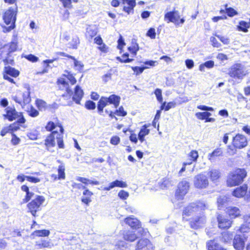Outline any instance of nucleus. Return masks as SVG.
Instances as JSON below:
<instances>
[{"label": "nucleus", "instance_id": "5701e85b", "mask_svg": "<svg viewBox=\"0 0 250 250\" xmlns=\"http://www.w3.org/2000/svg\"><path fill=\"white\" fill-rule=\"evenodd\" d=\"M125 222L132 228H140V222L137 218L132 217H127L125 219Z\"/></svg>", "mask_w": 250, "mask_h": 250}, {"label": "nucleus", "instance_id": "473e14b6", "mask_svg": "<svg viewBox=\"0 0 250 250\" xmlns=\"http://www.w3.org/2000/svg\"><path fill=\"white\" fill-rule=\"evenodd\" d=\"M223 152L221 148H217L215 149L212 153L208 154V158L211 162L214 161V158L222 155Z\"/></svg>", "mask_w": 250, "mask_h": 250}, {"label": "nucleus", "instance_id": "7ed1b4c3", "mask_svg": "<svg viewBox=\"0 0 250 250\" xmlns=\"http://www.w3.org/2000/svg\"><path fill=\"white\" fill-rule=\"evenodd\" d=\"M121 98L116 95L112 94L108 97H101L97 104V109L99 113L102 114L104 107L108 104H113L117 108L120 104Z\"/></svg>", "mask_w": 250, "mask_h": 250}, {"label": "nucleus", "instance_id": "f8f14e48", "mask_svg": "<svg viewBox=\"0 0 250 250\" xmlns=\"http://www.w3.org/2000/svg\"><path fill=\"white\" fill-rule=\"evenodd\" d=\"M245 240L246 237L244 234H236L233 240V245L235 250H243Z\"/></svg>", "mask_w": 250, "mask_h": 250}, {"label": "nucleus", "instance_id": "338daca9", "mask_svg": "<svg viewBox=\"0 0 250 250\" xmlns=\"http://www.w3.org/2000/svg\"><path fill=\"white\" fill-rule=\"evenodd\" d=\"M120 141V138L117 136L112 137L110 139V143L114 145H118Z\"/></svg>", "mask_w": 250, "mask_h": 250}, {"label": "nucleus", "instance_id": "09e8293b", "mask_svg": "<svg viewBox=\"0 0 250 250\" xmlns=\"http://www.w3.org/2000/svg\"><path fill=\"white\" fill-rule=\"evenodd\" d=\"M118 195L120 199L125 200L128 197L129 193L124 190H121L119 192Z\"/></svg>", "mask_w": 250, "mask_h": 250}, {"label": "nucleus", "instance_id": "680f3d73", "mask_svg": "<svg viewBox=\"0 0 250 250\" xmlns=\"http://www.w3.org/2000/svg\"><path fill=\"white\" fill-rule=\"evenodd\" d=\"M26 179L27 181L32 183H37L40 182V179L39 178H37L33 176H27L26 177Z\"/></svg>", "mask_w": 250, "mask_h": 250}, {"label": "nucleus", "instance_id": "0e129e2a", "mask_svg": "<svg viewBox=\"0 0 250 250\" xmlns=\"http://www.w3.org/2000/svg\"><path fill=\"white\" fill-rule=\"evenodd\" d=\"M21 124H19L18 123H17V121L12 124H11L9 126V129L12 131H17L18 129H20V125H21Z\"/></svg>", "mask_w": 250, "mask_h": 250}, {"label": "nucleus", "instance_id": "4468645a", "mask_svg": "<svg viewBox=\"0 0 250 250\" xmlns=\"http://www.w3.org/2000/svg\"><path fill=\"white\" fill-rule=\"evenodd\" d=\"M53 246L50 240L41 238L35 242V247L37 249H50Z\"/></svg>", "mask_w": 250, "mask_h": 250}, {"label": "nucleus", "instance_id": "052dcab7", "mask_svg": "<svg viewBox=\"0 0 250 250\" xmlns=\"http://www.w3.org/2000/svg\"><path fill=\"white\" fill-rule=\"evenodd\" d=\"M118 116H125L126 115V112L124 109L123 106H120L118 109L116 110L115 113Z\"/></svg>", "mask_w": 250, "mask_h": 250}, {"label": "nucleus", "instance_id": "e2e57ef3", "mask_svg": "<svg viewBox=\"0 0 250 250\" xmlns=\"http://www.w3.org/2000/svg\"><path fill=\"white\" fill-rule=\"evenodd\" d=\"M56 127V125L54 122L52 121L49 122L45 126V128L47 131H52Z\"/></svg>", "mask_w": 250, "mask_h": 250}, {"label": "nucleus", "instance_id": "412c9836", "mask_svg": "<svg viewBox=\"0 0 250 250\" xmlns=\"http://www.w3.org/2000/svg\"><path fill=\"white\" fill-rule=\"evenodd\" d=\"M248 190V186L247 185H243L240 187L236 188L232 192V194L235 197L240 198L244 195L246 196V193Z\"/></svg>", "mask_w": 250, "mask_h": 250}, {"label": "nucleus", "instance_id": "58836bf2", "mask_svg": "<svg viewBox=\"0 0 250 250\" xmlns=\"http://www.w3.org/2000/svg\"><path fill=\"white\" fill-rule=\"evenodd\" d=\"M211 115V114L208 111L203 112H197L195 114L196 118L199 120H206L207 117H209Z\"/></svg>", "mask_w": 250, "mask_h": 250}, {"label": "nucleus", "instance_id": "393cba45", "mask_svg": "<svg viewBox=\"0 0 250 250\" xmlns=\"http://www.w3.org/2000/svg\"><path fill=\"white\" fill-rule=\"evenodd\" d=\"M57 134V131H53L45 140V145L47 146H54L55 145V138Z\"/></svg>", "mask_w": 250, "mask_h": 250}, {"label": "nucleus", "instance_id": "b1692460", "mask_svg": "<svg viewBox=\"0 0 250 250\" xmlns=\"http://www.w3.org/2000/svg\"><path fill=\"white\" fill-rule=\"evenodd\" d=\"M227 212L229 216L232 218H234L240 215V210L237 207H229L227 208Z\"/></svg>", "mask_w": 250, "mask_h": 250}, {"label": "nucleus", "instance_id": "864d4df0", "mask_svg": "<svg viewBox=\"0 0 250 250\" xmlns=\"http://www.w3.org/2000/svg\"><path fill=\"white\" fill-rule=\"evenodd\" d=\"M24 57L27 60L33 62H37L39 60V58L37 57L33 54L26 55H25Z\"/></svg>", "mask_w": 250, "mask_h": 250}, {"label": "nucleus", "instance_id": "774afa93", "mask_svg": "<svg viewBox=\"0 0 250 250\" xmlns=\"http://www.w3.org/2000/svg\"><path fill=\"white\" fill-rule=\"evenodd\" d=\"M212 45L215 47H219L221 46V44L218 42L216 39L214 37H211L210 39Z\"/></svg>", "mask_w": 250, "mask_h": 250}, {"label": "nucleus", "instance_id": "c756f323", "mask_svg": "<svg viewBox=\"0 0 250 250\" xmlns=\"http://www.w3.org/2000/svg\"><path fill=\"white\" fill-rule=\"evenodd\" d=\"M97 33V29L95 27L89 26L86 28L85 36L89 40L92 39Z\"/></svg>", "mask_w": 250, "mask_h": 250}, {"label": "nucleus", "instance_id": "dca6fc26", "mask_svg": "<svg viewBox=\"0 0 250 250\" xmlns=\"http://www.w3.org/2000/svg\"><path fill=\"white\" fill-rule=\"evenodd\" d=\"M93 195V192L86 188L83 192V195L81 197L82 202L88 206L92 202L91 197Z\"/></svg>", "mask_w": 250, "mask_h": 250}, {"label": "nucleus", "instance_id": "49530a36", "mask_svg": "<svg viewBox=\"0 0 250 250\" xmlns=\"http://www.w3.org/2000/svg\"><path fill=\"white\" fill-rule=\"evenodd\" d=\"M85 107L88 110H93L96 108V104L92 101H87L85 104Z\"/></svg>", "mask_w": 250, "mask_h": 250}, {"label": "nucleus", "instance_id": "a19ab883", "mask_svg": "<svg viewBox=\"0 0 250 250\" xmlns=\"http://www.w3.org/2000/svg\"><path fill=\"white\" fill-rule=\"evenodd\" d=\"M226 6V13L227 14L228 16L230 17H232L235 15L237 14V12L234 10L233 8L231 7H227V5H225Z\"/></svg>", "mask_w": 250, "mask_h": 250}, {"label": "nucleus", "instance_id": "7c9ffc66", "mask_svg": "<svg viewBox=\"0 0 250 250\" xmlns=\"http://www.w3.org/2000/svg\"><path fill=\"white\" fill-rule=\"evenodd\" d=\"M233 237V234L232 232L229 231H224L222 233V241L225 243H230L232 240Z\"/></svg>", "mask_w": 250, "mask_h": 250}, {"label": "nucleus", "instance_id": "c9c22d12", "mask_svg": "<svg viewBox=\"0 0 250 250\" xmlns=\"http://www.w3.org/2000/svg\"><path fill=\"white\" fill-rule=\"evenodd\" d=\"M250 28V25L249 23L245 21H240L239 22V25L237 26V28L239 31H241L244 32H247L248 28Z\"/></svg>", "mask_w": 250, "mask_h": 250}, {"label": "nucleus", "instance_id": "9b49d317", "mask_svg": "<svg viewBox=\"0 0 250 250\" xmlns=\"http://www.w3.org/2000/svg\"><path fill=\"white\" fill-rule=\"evenodd\" d=\"M232 145L235 148H243L248 145L247 139L244 135L238 134L233 138Z\"/></svg>", "mask_w": 250, "mask_h": 250}, {"label": "nucleus", "instance_id": "20e7f679", "mask_svg": "<svg viewBox=\"0 0 250 250\" xmlns=\"http://www.w3.org/2000/svg\"><path fill=\"white\" fill-rule=\"evenodd\" d=\"M207 208L205 203L203 201H198L191 203L186 207L183 211V215L189 216L194 214H198Z\"/></svg>", "mask_w": 250, "mask_h": 250}, {"label": "nucleus", "instance_id": "3c124183", "mask_svg": "<svg viewBox=\"0 0 250 250\" xmlns=\"http://www.w3.org/2000/svg\"><path fill=\"white\" fill-rule=\"evenodd\" d=\"M146 67L134 66L131 67L132 69L136 73V75L141 74Z\"/></svg>", "mask_w": 250, "mask_h": 250}, {"label": "nucleus", "instance_id": "ddd939ff", "mask_svg": "<svg viewBox=\"0 0 250 250\" xmlns=\"http://www.w3.org/2000/svg\"><path fill=\"white\" fill-rule=\"evenodd\" d=\"M136 250H153V247L147 239H141L137 243Z\"/></svg>", "mask_w": 250, "mask_h": 250}, {"label": "nucleus", "instance_id": "bf43d9fd", "mask_svg": "<svg viewBox=\"0 0 250 250\" xmlns=\"http://www.w3.org/2000/svg\"><path fill=\"white\" fill-rule=\"evenodd\" d=\"M146 35L151 39H155L156 37L155 30L153 28H150L147 32Z\"/></svg>", "mask_w": 250, "mask_h": 250}, {"label": "nucleus", "instance_id": "f704fd0d", "mask_svg": "<svg viewBox=\"0 0 250 250\" xmlns=\"http://www.w3.org/2000/svg\"><path fill=\"white\" fill-rule=\"evenodd\" d=\"M65 166L63 163L59 166L58 168V179H64L65 178Z\"/></svg>", "mask_w": 250, "mask_h": 250}, {"label": "nucleus", "instance_id": "1a4fd4ad", "mask_svg": "<svg viewBox=\"0 0 250 250\" xmlns=\"http://www.w3.org/2000/svg\"><path fill=\"white\" fill-rule=\"evenodd\" d=\"M189 188V183L186 180L180 182L178 186L175 196L178 200H182L184 196L188 193Z\"/></svg>", "mask_w": 250, "mask_h": 250}, {"label": "nucleus", "instance_id": "a18cd8bd", "mask_svg": "<svg viewBox=\"0 0 250 250\" xmlns=\"http://www.w3.org/2000/svg\"><path fill=\"white\" fill-rule=\"evenodd\" d=\"M74 61V67L76 68V70L80 71L82 70L83 67V65L82 62L80 61L76 60L74 57V59H71Z\"/></svg>", "mask_w": 250, "mask_h": 250}, {"label": "nucleus", "instance_id": "37998d69", "mask_svg": "<svg viewBox=\"0 0 250 250\" xmlns=\"http://www.w3.org/2000/svg\"><path fill=\"white\" fill-rule=\"evenodd\" d=\"M28 115L31 117H36L39 114V111L32 106L27 110Z\"/></svg>", "mask_w": 250, "mask_h": 250}, {"label": "nucleus", "instance_id": "de8ad7c7", "mask_svg": "<svg viewBox=\"0 0 250 250\" xmlns=\"http://www.w3.org/2000/svg\"><path fill=\"white\" fill-rule=\"evenodd\" d=\"M154 94L156 97L157 101L159 103L163 102V97L162 95V90L159 88H156L154 91Z\"/></svg>", "mask_w": 250, "mask_h": 250}, {"label": "nucleus", "instance_id": "9d476101", "mask_svg": "<svg viewBox=\"0 0 250 250\" xmlns=\"http://www.w3.org/2000/svg\"><path fill=\"white\" fill-rule=\"evenodd\" d=\"M198 215L193 217L190 222L191 228L194 229H197L202 227L206 223V219L203 212L199 213Z\"/></svg>", "mask_w": 250, "mask_h": 250}, {"label": "nucleus", "instance_id": "4be33fe9", "mask_svg": "<svg viewBox=\"0 0 250 250\" xmlns=\"http://www.w3.org/2000/svg\"><path fill=\"white\" fill-rule=\"evenodd\" d=\"M150 125L145 124L142 126L139 133H138V139L141 143H143L145 141V137L146 136L149 134L150 130L147 128Z\"/></svg>", "mask_w": 250, "mask_h": 250}, {"label": "nucleus", "instance_id": "603ef678", "mask_svg": "<svg viewBox=\"0 0 250 250\" xmlns=\"http://www.w3.org/2000/svg\"><path fill=\"white\" fill-rule=\"evenodd\" d=\"M192 161H196L198 158V153L196 150H192L188 154Z\"/></svg>", "mask_w": 250, "mask_h": 250}, {"label": "nucleus", "instance_id": "cd10ccee", "mask_svg": "<svg viewBox=\"0 0 250 250\" xmlns=\"http://www.w3.org/2000/svg\"><path fill=\"white\" fill-rule=\"evenodd\" d=\"M5 75H10L13 77H17L19 75L20 72L15 68L8 66L4 67Z\"/></svg>", "mask_w": 250, "mask_h": 250}, {"label": "nucleus", "instance_id": "f3484780", "mask_svg": "<svg viewBox=\"0 0 250 250\" xmlns=\"http://www.w3.org/2000/svg\"><path fill=\"white\" fill-rule=\"evenodd\" d=\"M83 91L79 85H77L74 89V94L72 97L73 100L77 104H80V102L83 96Z\"/></svg>", "mask_w": 250, "mask_h": 250}, {"label": "nucleus", "instance_id": "79ce46f5", "mask_svg": "<svg viewBox=\"0 0 250 250\" xmlns=\"http://www.w3.org/2000/svg\"><path fill=\"white\" fill-rule=\"evenodd\" d=\"M36 104L39 110L44 109L46 106V103L42 100L37 99L36 101Z\"/></svg>", "mask_w": 250, "mask_h": 250}, {"label": "nucleus", "instance_id": "f03ea898", "mask_svg": "<svg viewBox=\"0 0 250 250\" xmlns=\"http://www.w3.org/2000/svg\"><path fill=\"white\" fill-rule=\"evenodd\" d=\"M247 173L244 168H237L230 172L228 176L227 184L231 187L241 184L247 176Z\"/></svg>", "mask_w": 250, "mask_h": 250}, {"label": "nucleus", "instance_id": "6e6552de", "mask_svg": "<svg viewBox=\"0 0 250 250\" xmlns=\"http://www.w3.org/2000/svg\"><path fill=\"white\" fill-rule=\"evenodd\" d=\"M193 184L195 188L198 189H204L208 187L209 182L206 175L200 173L194 177Z\"/></svg>", "mask_w": 250, "mask_h": 250}, {"label": "nucleus", "instance_id": "bb28decb", "mask_svg": "<svg viewBox=\"0 0 250 250\" xmlns=\"http://www.w3.org/2000/svg\"><path fill=\"white\" fill-rule=\"evenodd\" d=\"M127 49L131 54L132 57H135L137 55V52L139 50V46L135 40H132L131 45L129 46Z\"/></svg>", "mask_w": 250, "mask_h": 250}, {"label": "nucleus", "instance_id": "c03bdc74", "mask_svg": "<svg viewBox=\"0 0 250 250\" xmlns=\"http://www.w3.org/2000/svg\"><path fill=\"white\" fill-rule=\"evenodd\" d=\"M66 72L67 73V74H63V76L67 78L68 80L70 81V83L72 84H74L76 83L77 81L74 76L71 74L69 72L66 71Z\"/></svg>", "mask_w": 250, "mask_h": 250}, {"label": "nucleus", "instance_id": "a878e982", "mask_svg": "<svg viewBox=\"0 0 250 250\" xmlns=\"http://www.w3.org/2000/svg\"><path fill=\"white\" fill-rule=\"evenodd\" d=\"M60 127V132L61 133H59L57 131V134L56 135V139L57 142V144L58 147L60 148H64V144L63 141V127L61 125L59 126Z\"/></svg>", "mask_w": 250, "mask_h": 250}, {"label": "nucleus", "instance_id": "6e6d98bb", "mask_svg": "<svg viewBox=\"0 0 250 250\" xmlns=\"http://www.w3.org/2000/svg\"><path fill=\"white\" fill-rule=\"evenodd\" d=\"M216 36L224 44H229L230 42L229 39L225 36H222L220 35H216Z\"/></svg>", "mask_w": 250, "mask_h": 250}, {"label": "nucleus", "instance_id": "4d7b16f0", "mask_svg": "<svg viewBox=\"0 0 250 250\" xmlns=\"http://www.w3.org/2000/svg\"><path fill=\"white\" fill-rule=\"evenodd\" d=\"M112 75V70H110L109 71L107 72V73H106L103 76V81H104L105 83L107 82L108 81L111 79Z\"/></svg>", "mask_w": 250, "mask_h": 250}, {"label": "nucleus", "instance_id": "aec40b11", "mask_svg": "<svg viewBox=\"0 0 250 250\" xmlns=\"http://www.w3.org/2000/svg\"><path fill=\"white\" fill-rule=\"evenodd\" d=\"M206 247L208 250H225V249L215 240L208 241L206 243Z\"/></svg>", "mask_w": 250, "mask_h": 250}, {"label": "nucleus", "instance_id": "69168bd1", "mask_svg": "<svg viewBox=\"0 0 250 250\" xmlns=\"http://www.w3.org/2000/svg\"><path fill=\"white\" fill-rule=\"evenodd\" d=\"M185 64L188 68L191 69L193 67L194 63L192 60L187 59L185 61Z\"/></svg>", "mask_w": 250, "mask_h": 250}, {"label": "nucleus", "instance_id": "4c0bfd02", "mask_svg": "<svg viewBox=\"0 0 250 250\" xmlns=\"http://www.w3.org/2000/svg\"><path fill=\"white\" fill-rule=\"evenodd\" d=\"M33 234L39 237L48 236L50 234V231L47 229L37 230L33 232Z\"/></svg>", "mask_w": 250, "mask_h": 250}, {"label": "nucleus", "instance_id": "2eb2a0df", "mask_svg": "<svg viewBox=\"0 0 250 250\" xmlns=\"http://www.w3.org/2000/svg\"><path fill=\"white\" fill-rule=\"evenodd\" d=\"M217 221L219 228L222 229H227L229 228L232 223V222L227 217L221 215H218Z\"/></svg>", "mask_w": 250, "mask_h": 250}, {"label": "nucleus", "instance_id": "a211bd4d", "mask_svg": "<svg viewBox=\"0 0 250 250\" xmlns=\"http://www.w3.org/2000/svg\"><path fill=\"white\" fill-rule=\"evenodd\" d=\"M180 16L178 15V11H173L167 12L165 15V19L166 20H167V22H172L176 23Z\"/></svg>", "mask_w": 250, "mask_h": 250}, {"label": "nucleus", "instance_id": "5fc2aeb1", "mask_svg": "<svg viewBox=\"0 0 250 250\" xmlns=\"http://www.w3.org/2000/svg\"><path fill=\"white\" fill-rule=\"evenodd\" d=\"M34 193L32 192H30L29 191L28 192L26 193V195L25 198L22 200V203H27L33 196Z\"/></svg>", "mask_w": 250, "mask_h": 250}, {"label": "nucleus", "instance_id": "f257e3e1", "mask_svg": "<svg viewBox=\"0 0 250 250\" xmlns=\"http://www.w3.org/2000/svg\"><path fill=\"white\" fill-rule=\"evenodd\" d=\"M17 7H10L7 10L3 15V20L6 25L10 24L8 26H2L3 31L5 33L11 31L15 27L16 21Z\"/></svg>", "mask_w": 250, "mask_h": 250}, {"label": "nucleus", "instance_id": "c85d7f7f", "mask_svg": "<svg viewBox=\"0 0 250 250\" xmlns=\"http://www.w3.org/2000/svg\"><path fill=\"white\" fill-rule=\"evenodd\" d=\"M137 237H138L136 235L135 231H133L128 230L124 234V238L125 240L128 241L133 242L137 238Z\"/></svg>", "mask_w": 250, "mask_h": 250}, {"label": "nucleus", "instance_id": "e433bc0d", "mask_svg": "<svg viewBox=\"0 0 250 250\" xmlns=\"http://www.w3.org/2000/svg\"><path fill=\"white\" fill-rule=\"evenodd\" d=\"M80 43V40L77 36L73 37L71 41L69 42V47L76 49L78 48V44Z\"/></svg>", "mask_w": 250, "mask_h": 250}, {"label": "nucleus", "instance_id": "423d86ee", "mask_svg": "<svg viewBox=\"0 0 250 250\" xmlns=\"http://www.w3.org/2000/svg\"><path fill=\"white\" fill-rule=\"evenodd\" d=\"M45 201V198L42 196L37 195L35 199L32 200L27 204V209L29 212L34 216H38L37 213L41 209V205Z\"/></svg>", "mask_w": 250, "mask_h": 250}, {"label": "nucleus", "instance_id": "8fccbe9b", "mask_svg": "<svg viewBox=\"0 0 250 250\" xmlns=\"http://www.w3.org/2000/svg\"><path fill=\"white\" fill-rule=\"evenodd\" d=\"M17 42L16 41H14L12 42L9 47V52H13L17 50Z\"/></svg>", "mask_w": 250, "mask_h": 250}, {"label": "nucleus", "instance_id": "0eeeda50", "mask_svg": "<svg viewBox=\"0 0 250 250\" xmlns=\"http://www.w3.org/2000/svg\"><path fill=\"white\" fill-rule=\"evenodd\" d=\"M247 71L245 66L241 63H235L229 69V75L230 77L241 80L246 75Z\"/></svg>", "mask_w": 250, "mask_h": 250}, {"label": "nucleus", "instance_id": "72a5a7b5", "mask_svg": "<svg viewBox=\"0 0 250 250\" xmlns=\"http://www.w3.org/2000/svg\"><path fill=\"white\" fill-rule=\"evenodd\" d=\"M228 197L226 196H222L219 197L217 199V204L219 209H221L224 206H226L228 201Z\"/></svg>", "mask_w": 250, "mask_h": 250}, {"label": "nucleus", "instance_id": "6ab92c4d", "mask_svg": "<svg viewBox=\"0 0 250 250\" xmlns=\"http://www.w3.org/2000/svg\"><path fill=\"white\" fill-rule=\"evenodd\" d=\"M123 4L126 3L128 5V6H124L123 7V10L126 12L128 14L131 13H133L134 8L136 6L135 0H122Z\"/></svg>", "mask_w": 250, "mask_h": 250}, {"label": "nucleus", "instance_id": "2f4dec72", "mask_svg": "<svg viewBox=\"0 0 250 250\" xmlns=\"http://www.w3.org/2000/svg\"><path fill=\"white\" fill-rule=\"evenodd\" d=\"M211 180L213 182L217 181L220 177V172L218 170L212 169L208 173Z\"/></svg>", "mask_w": 250, "mask_h": 250}, {"label": "nucleus", "instance_id": "39448f33", "mask_svg": "<svg viewBox=\"0 0 250 250\" xmlns=\"http://www.w3.org/2000/svg\"><path fill=\"white\" fill-rule=\"evenodd\" d=\"M5 111L6 114H3V116L8 121H13L18 119L17 123L19 124H23L25 123L26 120L22 113L17 111L14 107L8 106L5 108Z\"/></svg>", "mask_w": 250, "mask_h": 250}, {"label": "nucleus", "instance_id": "ea45409f", "mask_svg": "<svg viewBox=\"0 0 250 250\" xmlns=\"http://www.w3.org/2000/svg\"><path fill=\"white\" fill-rule=\"evenodd\" d=\"M111 183L113 188L115 187L124 188L127 187V185L126 182L119 180H116L115 181Z\"/></svg>", "mask_w": 250, "mask_h": 250}, {"label": "nucleus", "instance_id": "13d9d810", "mask_svg": "<svg viewBox=\"0 0 250 250\" xmlns=\"http://www.w3.org/2000/svg\"><path fill=\"white\" fill-rule=\"evenodd\" d=\"M125 45V42L123 37L120 35V37L118 40V46L117 48L121 50L124 46Z\"/></svg>", "mask_w": 250, "mask_h": 250}]
</instances>
